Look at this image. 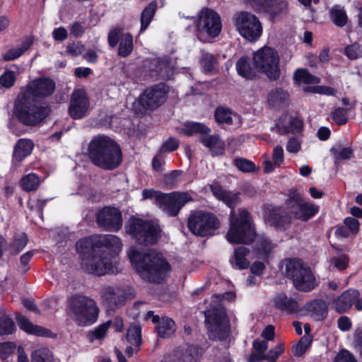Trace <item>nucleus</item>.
<instances>
[{
	"label": "nucleus",
	"instance_id": "nucleus-25",
	"mask_svg": "<svg viewBox=\"0 0 362 362\" xmlns=\"http://www.w3.org/2000/svg\"><path fill=\"white\" fill-rule=\"evenodd\" d=\"M102 298L105 307L112 310L123 305L126 300L123 292L119 288L112 286L105 288Z\"/></svg>",
	"mask_w": 362,
	"mask_h": 362
},
{
	"label": "nucleus",
	"instance_id": "nucleus-13",
	"mask_svg": "<svg viewBox=\"0 0 362 362\" xmlns=\"http://www.w3.org/2000/svg\"><path fill=\"white\" fill-rule=\"evenodd\" d=\"M264 222L276 230L286 231L292 223L291 213L284 206L266 203L262 206Z\"/></svg>",
	"mask_w": 362,
	"mask_h": 362
},
{
	"label": "nucleus",
	"instance_id": "nucleus-64",
	"mask_svg": "<svg viewBox=\"0 0 362 362\" xmlns=\"http://www.w3.org/2000/svg\"><path fill=\"white\" fill-rule=\"evenodd\" d=\"M334 362H357V360L349 351L343 349L335 356Z\"/></svg>",
	"mask_w": 362,
	"mask_h": 362
},
{
	"label": "nucleus",
	"instance_id": "nucleus-43",
	"mask_svg": "<svg viewBox=\"0 0 362 362\" xmlns=\"http://www.w3.org/2000/svg\"><path fill=\"white\" fill-rule=\"evenodd\" d=\"M199 64L204 74L211 73L214 71L216 64H218V57L211 53L205 52L202 55Z\"/></svg>",
	"mask_w": 362,
	"mask_h": 362
},
{
	"label": "nucleus",
	"instance_id": "nucleus-61",
	"mask_svg": "<svg viewBox=\"0 0 362 362\" xmlns=\"http://www.w3.org/2000/svg\"><path fill=\"white\" fill-rule=\"evenodd\" d=\"M284 351V346L283 344H279L275 347L271 349L266 354L262 356V359L267 360L268 362H276L279 356Z\"/></svg>",
	"mask_w": 362,
	"mask_h": 362
},
{
	"label": "nucleus",
	"instance_id": "nucleus-56",
	"mask_svg": "<svg viewBox=\"0 0 362 362\" xmlns=\"http://www.w3.org/2000/svg\"><path fill=\"white\" fill-rule=\"evenodd\" d=\"M124 33L123 29L120 27H116L111 29L107 35V42L110 47H115L120 42Z\"/></svg>",
	"mask_w": 362,
	"mask_h": 362
},
{
	"label": "nucleus",
	"instance_id": "nucleus-42",
	"mask_svg": "<svg viewBox=\"0 0 362 362\" xmlns=\"http://www.w3.org/2000/svg\"><path fill=\"white\" fill-rule=\"evenodd\" d=\"M126 339L135 346H139L141 344V327L139 324L133 323L129 326L126 333Z\"/></svg>",
	"mask_w": 362,
	"mask_h": 362
},
{
	"label": "nucleus",
	"instance_id": "nucleus-37",
	"mask_svg": "<svg viewBox=\"0 0 362 362\" xmlns=\"http://www.w3.org/2000/svg\"><path fill=\"white\" fill-rule=\"evenodd\" d=\"M255 249L259 258L267 260L274 249V245L269 238L261 237L257 240Z\"/></svg>",
	"mask_w": 362,
	"mask_h": 362
},
{
	"label": "nucleus",
	"instance_id": "nucleus-48",
	"mask_svg": "<svg viewBox=\"0 0 362 362\" xmlns=\"http://www.w3.org/2000/svg\"><path fill=\"white\" fill-rule=\"evenodd\" d=\"M214 118L216 122L219 124H226L228 125L233 124L231 111L228 107H218L214 112Z\"/></svg>",
	"mask_w": 362,
	"mask_h": 362
},
{
	"label": "nucleus",
	"instance_id": "nucleus-8",
	"mask_svg": "<svg viewBox=\"0 0 362 362\" xmlns=\"http://www.w3.org/2000/svg\"><path fill=\"white\" fill-rule=\"evenodd\" d=\"M125 230L138 245L143 246L155 245L160 238V226L151 220L132 216Z\"/></svg>",
	"mask_w": 362,
	"mask_h": 362
},
{
	"label": "nucleus",
	"instance_id": "nucleus-51",
	"mask_svg": "<svg viewBox=\"0 0 362 362\" xmlns=\"http://www.w3.org/2000/svg\"><path fill=\"white\" fill-rule=\"evenodd\" d=\"M303 196L298 192L296 189L291 188L288 190V197L285 201V204L291 210L304 202Z\"/></svg>",
	"mask_w": 362,
	"mask_h": 362
},
{
	"label": "nucleus",
	"instance_id": "nucleus-40",
	"mask_svg": "<svg viewBox=\"0 0 362 362\" xmlns=\"http://www.w3.org/2000/svg\"><path fill=\"white\" fill-rule=\"evenodd\" d=\"M293 81L295 83L313 84L319 82L317 76L311 74L308 69L302 68L296 70L293 74Z\"/></svg>",
	"mask_w": 362,
	"mask_h": 362
},
{
	"label": "nucleus",
	"instance_id": "nucleus-55",
	"mask_svg": "<svg viewBox=\"0 0 362 362\" xmlns=\"http://www.w3.org/2000/svg\"><path fill=\"white\" fill-rule=\"evenodd\" d=\"M330 16L333 23L338 27H344L347 23L348 17L343 9H332Z\"/></svg>",
	"mask_w": 362,
	"mask_h": 362
},
{
	"label": "nucleus",
	"instance_id": "nucleus-3",
	"mask_svg": "<svg viewBox=\"0 0 362 362\" xmlns=\"http://www.w3.org/2000/svg\"><path fill=\"white\" fill-rule=\"evenodd\" d=\"M77 253L81 258V268L88 274L103 276L106 274L105 265L103 262L98 235H92L79 239L76 243Z\"/></svg>",
	"mask_w": 362,
	"mask_h": 362
},
{
	"label": "nucleus",
	"instance_id": "nucleus-36",
	"mask_svg": "<svg viewBox=\"0 0 362 362\" xmlns=\"http://www.w3.org/2000/svg\"><path fill=\"white\" fill-rule=\"evenodd\" d=\"M155 329L159 337L168 338L175 332L176 325L172 318L165 317L158 325H156Z\"/></svg>",
	"mask_w": 362,
	"mask_h": 362
},
{
	"label": "nucleus",
	"instance_id": "nucleus-34",
	"mask_svg": "<svg viewBox=\"0 0 362 362\" xmlns=\"http://www.w3.org/2000/svg\"><path fill=\"white\" fill-rule=\"evenodd\" d=\"M237 73L241 77L247 80H253L257 77L255 68L251 66L249 57L242 56L236 62Z\"/></svg>",
	"mask_w": 362,
	"mask_h": 362
},
{
	"label": "nucleus",
	"instance_id": "nucleus-23",
	"mask_svg": "<svg viewBox=\"0 0 362 362\" xmlns=\"http://www.w3.org/2000/svg\"><path fill=\"white\" fill-rule=\"evenodd\" d=\"M170 58L168 56L157 57L150 62L151 75L158 79L168 80L173 75Z\"/></svg>",
	"mask_w": 362,
	"mask_h": 362
},
{
	"label": "nucleus",
	"instance_id": "nucleus-7",
	"mask_svg": "<svg viewBox=\"0 0 362 362\" xmlns=\"http://www.w3.org/2000/svg\"><path fill=\"white\" fill-rule=\"evenodd\" d=\"M257 236L255 224L250 213L241 209L238 215L231 218L230 228L226 233L227 240L232 244H252Z\"/></svg>",
	"mask_w": 362,
	"mask_h": 362
},
{
	"label": "nucleus",
	"instance_id": "nucleus-45",
	"mask_svg": "<svg viewBox=\"0 0 362 362\" xmlns=\"http://www.w3.org/2000/svg\"><path fill=\"white\" fill-rule=\"evenodd\" d=\"M52 352L47 347H42L33 351L31 362H52Z\"/></svg>",
	"mask_w": 362,
	"mask_h": 362
},
{
	"label": "nucleus",
	"instance_id": "nucleus-2",
	"mask_svg": "<svg viewBox=\"0 0 362 362\" xmlns=\"http://www.w3.org/2000/svg\"><path fill=\"white\" fill-rule=\"evenodd\" d=\"M88 153L92 163L105 170H113L122 162L120 146L108 136H94L88 144Z\"/></svg>",
	"mask_w": 362,
	"mask_h": 362
},
{
	"label": "nucleus",
	"instance_id": "nucleus-32",
	"mask_svg": "<svg viewBox=\"0 0 362 362\" xmlns=\"http://www.w3.org/2000/svg\"><path fill=\"white\" fill-rule=\"evenodd\" d=\"M34 146V143L31 139H18L14 146L13 160L19 163L22 162L26 157L31 154Z\"/></svg>",
	"mask_w": 362,
	"mask_h": 362
},
{
	"label": "nucleus",
	"instance_id": "nucleus-27",
	"mask_svg": "<svg viewBox=\"0 0 362 362\" xmlns=\"http://www.w3.org/2000/svg\"><path fill=\"white\" fill-rule=\"evenodd\" d=\"M273 303L275 308L288 315L298 312L299 309L298 302L285 293H278L274 298Z\"/></svg>",
	"mask_w": 362,
	"mask_h": 362
},
{
	"label": "nucleus",
	"instance_id": "nucleus-24",
	"mask_svg": "<svg viewBox=\"0 0 362 362\" xmlns=\"http://www.w3.org/2000/svg\"><path fill=\"white\" fill-rule=\"evenodd\" d=\"M360 296L358 290L350 288L344 291L334 300L335 311L339 314L348 312Z\"/></svg>",
	"mask_w": 362,
	"mask_h": 362
},
{
	"label": "nucleus",
	"instance_id": "nucleus-59",
	"mask_svg": "<svg viewBox=\"0 0 362 362\" xmlns=\"http://www.w3.org/2000/svg\"><path fill=\"white\" fill-rule=\"evenodd\" d=\"M15 72L11 70L5 71L0 76V85L5 88H11L16 83Z\"/></svg>",
	"mask_w": 362,
	"mask_h": 362
},
{
	"label": "nucleus",
	"instance_id": "nucleus-12",
	"mask_svg": "<svg viewBox=\"0 0 362 362\" xmlns=\"http://www.w3.org/2000/svg\"><path fill=\"white\" fill-rule=\"evenodd\" d=\"M198 39L202 41V36L206 34L210 38H215L221 32L222 23L217 12L209 8H202L194 21Z\"/></svg>",
	"mask_w": 362,
	"mask_h": 362
},
{
	"label": "nucleus",
	"instance_id": "nucleus-10",
	"mask_svg": "<svg viewBox=\"0 0 362 362\" xmlns=\"http://www.w3.org/2000/svg\"><path fill=\"white\" fill-rule=\"evenodd\" d=\"M187 226L193 235L204 238L215 235L221 228V221L212 212L197 210L191 211Z\"/></svg>",
	"mask_w": 362,
	"mask_h": 362
},
{
	"label": "nucleus",
	"instance_id": "nucleus-54",
	"mask_svg": "<svg viewBox=\"0 0 362 362\" xmlns=\"http://www.w3.org/2000/svg\"><path fill=\"white\" fill-rule=\"evenodd\" d=\"M348 108L337 107L332 112V119L337 125H344L348 122Z\"/></svg>",
	"mask_w": 362,
	"mask_h": 362
},
{
	"label": "nucleus",
	"instance_id": "nucleus-19",
	"mask_svg": "<svg viewBox=\"0 0 362 362\" xmlns=\"http://www.w3.org/2000/svg\"><path fill=\"white\" fill-rule=\"evenodd\" d=\"M192 201V196L187 192H172L164 193L159 209L169 216H177L182 208L189 202Z\"/></svg>",
	"mask_w": 362,
	"mask_h": 362
},
{
	"label": "nucleus",
	"instance_id": "nucleus-57",
	"mask_svg": "<svg viewBox=\"0 0 362 362\" xmlns=\"http://www.w3.org/2000/svg\"><path fill=\"white\" fill-rule=\"evenodd\" d=\"M16 344L13 341L0 342V359L6 360L14 354Z\"/></svg>",
	"mask_w": 362,
	"mask_h": 362
},
{
	"label": "nucleus",
	"instance_id": "nucleus-62",
	"mask_svg": "<svg viewBox=\"0 0 362 362\" xmlns=\"http://www.w3.org/2000/svg\"><path fill=\"white\" fill-rule=\"evenodd\" d=\"M330 152L336 160H349L354 157V150L351 147H344L340 151L332 147Z\"/></svg>",
	"mask_w": 362,
	"mask_h": 362
},
{
	"label": "nucleus",
	"instance_id": "nucleus-17",
	"mask_svg": "<svg viewBox=\"0 0 362 362\" xmlns=\"http://www.w3.org/2000/svg\"><path fill=\"white\" fill-rule=\"evenodd\" d=\"M168 87L159 83L146 88L139 96V103L146 110L153 111L161 106L166 100Z\"/></svg>",
	"mask_w": 362,
	"mask_h": 362
},
{
	"label": "nucleus",
	"instance_id": "nucleus-33",
	"mask_svg": "<svg viewBox=\"0 0 362 362\" xmlns=\"http://www.w3.org/2000/svg\"><path fill=\"white\" fill-rule=\"evenodd\" d=\"M250 251L245 246H240L235 249L233 258L230 260L233 267L236 269H245L250 267V262L247 259Z\"/></svg>",
	"mask_w": 362,
	"mask_h": 362
},
{
	"label": "nucleus",
	"instance_id": "nucleus-47",
	"mask_svg": "<svg viewBox=\"0 0 362 362\" xmlns=\"http://www.w3.org/2000/svg\"><path fill=\"white\" fill-rule=\"evenodd\" d=\"M112 324L111 320H108L103 324H100L94 329L93 331L88 334V338L90 341H93L95 339H103L106 337L108 329Z\"/></svg>",
	"mask_w": 362,
	"mask_h": 362
},
{
	"label": "nucleus",
	"instance_id": "nucleus-35",
	"mask_svg": "<svg viewBox=\"0 0 362 362\" xmlns=\"http://www.w3.org/2000/svg\"><path fill=\"white\" fill-rule=\"evenodd\" d=\"M289 93L282 88H275L268 94L267 101L269 106L279 107L287 104L289 100Z\"/></svg>",
	"mask_w": 362,
	"mask_h": 362
},
{
	"label": "nucleus",
	"instance_id": "nucleus-30",
	"mask_svg": "<svg viewBox=\"0 0 362 362\" xmlns=\"http://www.w3.org/2000/svg\"><path fill=\"white\" fill-rule=\"evenodd\" d=\"M319 206L308 202H303L291 211V215L297 220L308 221L319 212Z\"/></svg>",
	"mask_w": 362,
	"mask_h": 362
},
{
	"label": "nucleus",
	"instance_id": "nucleus-9",
	"mask_svg": "<svg viewBox=\"0 0 362 362\" xmlns=\"http://www.w3.org/2000/svg\"><path fill=\"white\" fill-rule=\"evenodd\" d=\"M204 314L209 339L218 341L226 340L230 333V324L224 308L215 305L207 308Z\"/></svg>",
	"mask_w": 362,
	"mask_h": 362
},
{
	"label": "nucleus",
	"instance_id": "nucleus-26",
	"mask_svg": "<svg viewBox=\"0 0 362 362\" xmlns=\"http://www.w3.org/2000/svg\"><path fill=\"white\" fill-rule=\"evenodd\" d=\"M359 221L354 217H346L344 220V224L337 226L334 235L337 239L341 240L351 236H355L359 231Z\"/></svg>",
	"mask_w": 362,
	"mask_h": 362
},
{
	"label": "nucleus",
	"instance_id": "nucleus-44",
	"mask_svg": "<svg viewBox=\"0 0 362 362\" xmlns=\"http://www.w3.org/2000/svg\"><path fill=\"white\" fill-rule=\"evenodd\" d=\"M202 355V349L198 345H188L182 354L184 362H197Z\"/></svg>",
	"mask_w": 362,
	"mask_h": 362
},
{
	"label": "nucleus",
	"instance_id": "nucleus-16",
	"mask_svg": "<svg viewBox=\"0 0 362 362\" xmlns=\"http://www.w3.org/2000/svg\"><path fill=\"white\" fill-rule=\"evenodd\" d=\"M55 88L56 83L52 78L41 76L30 81L19 94L38 101L51 96Z\"/></svg>",
	"mask_w": 362,
	"mask_h": 362
},
{
	"label": "nucleus",
	"instance_id": "nucleus-60",
	"mask_svg": "<svg viewBox=\"0 0 362 362\" xmlns=\"http://www.w3.org/2000/svg\"><path fill=\"white\" fill-rule=\"evenodd\" d=\"M180 146V141L173 136L166 139L160 146L158 153L162 154L165 152H173L176 151Z\"/></svg>",
	"mask_w": 362,
	"mask_h": 362
},
{
	"label": "nucleus",
	"instance_id": "nucleus-28",
	"mask_svg": "<svg viewBox=\"0 0 362 362\" xmlns=\"http://www.w3.org/2000/svg\"><path fill=\"white\" fill-rule=\"evenodd\" d=\"M212 194L220 201H222L229 208L233 209L240 202V193H233L230 191L224 189L220 185L216 184L210 185Z\"/></svg>",
	"mask_w": 362,
	"mask_h": 362
},
{
	"label": "nucleus",
	"instance_id": "nucleus-6",
	"mask_svg": "<svg viewBox=\"0 0 362 362\" xmlns=\"http://www.w3.org/2000/svg\"><path fill=\"white\" fill-rule=\"evenodd\" d=\"M285 276L291 280L295 288L301 292H310L318 283L310 269L299 258H288L284 261Z\"/></svg>",
	"mask_w": 362,
	"mask_h": 362
},
{
	"label": "nucleus",
	"instance_id": "nucleus-39",
	"mask_svg": "<svg viewBox=\"0 0 362 362\" xmlns=\"http://www.w3.org/2000/svg\"><path fill=\"white\" fill-rule=\"evenodd\" d=\"M134 49L133 36L130 33H125L120 42L117 50V55L121 57H127Z\"/></svg>",
	"mask_w": 362,
	"mask_h": 362
},
{
	"label": "nucleus",
	"instance_id": "nucleus-29",
	"mask_svg": "<svg viewBox=\"0 0 362 362\" xmlns=\"http://www.w3.org/2000/svg\"><path fill=\"white\" fill-rule=\"evenodd\" d=\"M305 309L315 321H322L327 317L328 307L325 300L315 298L305 304Z\"/></svg>",
	"mask_w": 362,
	"mask_h": 362
},
{
	"label": "nucleus",
	"instance_id": "nucleus-14",
	"mask_svg": "<svg viewBox=\"0 0 362 362\" xmlns=\"http://www.w3.org/2000/svg\"><path fill=\"white\" fill-rule=\"evenodd\" d=\"M103 262L105 265L106 274L114 272V264L122 249V240L115 235H97Z\"/></svg>",
	"mask_w": 362,
	"mask_h": 362
},
{
	"label": "nucleus",
	"instance_id": "nucleus-5",
	"mask_svg": "<svg viewBox=\"0 0 362 362\" xmlns=\"http://www.w3.org/2000/svg\"><path fill=\"white\" fill-rule=\"evenodd\" d=\"M66 306L72 320L78 326H90L98 319L100 308L91 298L80 294L73 295L67 300Z\"/></svg>",
	"mask_w": 362,
	"mask_h": 362
},
{
	"label": "nucleus",
	"instance_id": "nucleus-46",
	"mask_svg": "<svg viewBox=\"0 0 362 362\" xmlns=\"http://www.w3.org/2000/svg\"><path fill=\"white\" fill-rule=\"evenodd\" d=\"M40 185L39 177L35 173H30L21 179L22 188L27 192L36 190Z\"/></svg>",
	"mask_w": 362,
	"mask_h": 362
},
{
	"label": "nucleus",
	"instance_id": "nucleus-21",
	"mask_svg": "<svg viewBox=\"0 0 362 362\" xmlns=\"http://www.w3.org/2000/svg\"><path fill=\"white\" fill-rule=\"evenodd\" d=\"M89 100L83 90H75L70 98L69 115L74 119L83 118L89 107Z\"/></svg>",
	"mask_w": 362,
	"mask_h": 362
},
{
	"label": "nucleus",
	"instance_id": "nucleus-53",
	"mask_svg": "<svg viewBox=\"0 0 362 362\" xmlns=\"http://www.w3.org/2000/svg\"><path fill=\"white\" fill-rule=\"evenodd\" d=\"M313 341V336H303L298 341L293 350L295 356L300 357L305 352L307 349L311 345Z\"/></svg>",
	"mask_w": 362,
	"mask_h": 362
},
{
	"label": "nucleus",
	"instance_id": "nucleus-41",
	"mask_svg": "<svg viewBox=\"0 0 362 362\" xmlns=\"http://www.w3.org/2000/svg\"><path fill=\"white\" fill-rule=\"evenodd\" d=\"M182 132L187 136L194 134H209L211 129L203 123L192 122L185 124Z\"/></svg>",
	"mask_w": 362,
	"mask_h": 362
},
{
	"label": "nucleus",
	"instance_id": "nucleus-50",
	"mask_svg": "<svg viewBox=\"0 0 362 362\" xmlns=\"http://www.w3.org/2000/svg\"><path fill=\"white\" fill-rule=\"evenodd\" d=\"M28 243V238L25 233L14 235L13 241L11 244L12 253L14 255L21 252Z\"/></svg>",
	"mask_w": 362,
	"mask_h": 362
},
{
	"label": "nucleus",
	"instance_id": "nucleus-58",
	"mask_svg": "<svg viewBox=\"0 0 362 362\" xmlns=\"http://www.w3.org/2000/svg\"><path fill=\"white\" fill-rule=\"evenodd\" d=\"M164 192L155 190L154 189H144L142 191V197L144 199H153L155 204L159 207L163 197Z\"/></svg>",
	"mask_w": 362,
	"mask_h": 362
},
{
	"label": "nucleus",
	"instance_id": "nucleus-18",
	"mask_svg": "<svg viewBox=\"0 0 362 362\" xmlns=\"http://www.w3.org/2000/svg\"><path fill=\"white\" fill-rule=\"evenodd\" d=\"M96 223L103 230L118 232L123 224L122 212L114 206H104L96 213Z\"/></svg>",
	"mask_w": 362,
	"mask_h": 362
},
{
	"label": "nucleus",
	"instance_id": "nucleus-11",
	"mask_svg": "<svg viewBox=\"0 0 362 362\" xmlns=\"http://www.w3.org/2000/svg\"><path fill=\"white\" fill-rule=\"evenodd\" d=\"M254 68L264 73L270 81H276L281 75L279 56L277 51L270 47H264L254 53Z\"/></svg>",
	"mask_w": 362,
	"mask_h": 362
},
{
	"label": "nucleus",
	"instance_id": "nucleus-1",
	"mask_svg": "<svg viewBox=\"0 0 362 362\" xmlns=\"http://www.w3.org/2000/svg\"><path fill=\"white\" fill-rule=\"evenodd\" d=\"M128 255L136 272L150 283H162L171 270L170 263L160 253L156 251L145 252L132 250Z\"/></svg>",
	"mask_w": 362,
	"mask_h": 362
},
{
	"label": "nucleus",
	"instance_id": "nucleus-38",
	"mask_svg": "<svg viewBox=\"0 0 362 362\" xmlns=\"http://www.w3.org/2000/svg\"><path fill=\"white\" fill-rule=\"evenodd\" d=\"M157 6V2L156 1H152L142 11L140 18V33L145 31L148 27L153 16H155Z\"/></svg>",
	"mask_w": 362,
	"mask_h": 362
},
{
	"label": "nucleus",
	"instance_id": "nucleus-52",
	"mask_svg": "<svg viewBox=\"0 0 362 362\" xmlns=\"http://www.w3.org/2000/svg\"><path fill=\"white\" fill-rule=\"evenodd\" d=\"M233 165L243 173H253L256 170L255 163L244 158H235Z\"/></svg>",
	"mask_w": 362,
	"mask_h": 362
},
{
	"label": "nucleus",
	"instance_id": "nucleus-20",
	"mask_svg": "<svg viewBox=\"0 0 362 362\" xmlns=\"http://www.w3.org/2000/svg\"><path fill=\"white\" fill-rule=\"evenodd\" d=\"M257 13L268 14L272 18L285 13L288 9L286 0H245Z\"/></svg>",
	"mask_w": 362,
	"mask_h": 362
},
{
	"label": "nucleus",
	"instance_id": "nucleus-31",
	"mask_svg": "<svg viewBox=\"0 0 362 362\" xmlns=\"http://www.w3.org/2000/svg\"><path fill=\"white\" fill-rule=\"evenodd\" d=\"M199 141L210 150L211 154L214 157L223 156L225 153V143L218 134L203 136Z\"/></svg>",
	"mask_w": 362,
	"mask_h": 362
},
{
	"label": "nucleus",
	"instance_id": "nucleus-15",
	"mask_svg": "<svg viewBox=\"0 0 362 362\" xmlns=\"http://www.w3.org/2000/svg\"><path fill=\"white\" fill-rule=\"evenodd\" d=\"M235 25L240 35L245 39L255 42L262 35L263 28L259 18L248 11H240L237 13Z\"/></svg>",
	"mask_w": 362,
	"mask_h": 362
},
{
	"label": "nucleus",
	"instance_id": "nucleus-4",
	"mask_svg": "<svg viewBox=\"0 0 362 362\" xmlns=\"http://www.w3.org/2000/svg\"><path fill=\"white\" fill-rule=\"evenodd\" d=\"M48 105L37 104L34 99L18 94L15 100L13 112L16 119L26 127L40 125L49 115Z\"/></svg>",
	"mask_w": 362,
	"mask_h": 362
},
{
	"label": "nucleus",
	"instance_id": "nucleus-22",
	"mask_svg": "<svg viewBox=\"0 0 362 362\" xmlns=\"http://www.w3.org/2000/svg\"><path fill=\"white\" fill-rule=\"evenodd\" d=\"M16 320L19 328L28 334L51 339L57 337V334L52 332L49 329L34 325L25 316L20 313L16 314Z\"/></svg>",
	"mask_w": 362,
	"mask_h": 362
},
{
	"label": "nucleus",
	"instance_id": "nucleus-49",
	"mask_svg": "<svg viewBox=\"0 0 362 362\" xmlns=\"http://www.w3.org/2000/svg\"><path fill=\"white\" fill-rule=\"evenodd\" d=\"M16 330V325L12 318L7 315L0 316V335L12 334Z\"/></svg>",
	"mask_w": 362,
	"mask_h": 362
},
{
	"label": "nucleus",
	"instance_id": "nucleus-63",
	"mask_svg": "<svg viewBox=\"0 0 362 362\" xmlns=\"http://www.w3.org/2000/svg\"><path fill=\"white\" fill-rule=\"evenodd\" d=\"M272 159L275 167L279 168L284 162V149L278 145L275 146L272 152Z\"/></svg>",
	"mask_w": 362,
	"mask_h": 362
}]
</instances>
